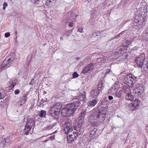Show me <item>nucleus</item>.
I'll return each instance as SVG.
<instances>
[{"label": "nucleus", "mask_w": 148, "mask_h": 148, "mask_svg": "<svg viewBox=\"0 0 148 148\" xmlns=\"http://www.w3.org/2000/svg\"><path fill=\"white\" fill-rule=\"evenodd\" d=\"M71 103L66 105V107L63 108L61 110L62 115L65 116H69L73 115L76 109L80 108L81 103L77 98L73 99Z\"/></svg>", "instance_id": "1"}, {"label": "nucleus", "mask_w": 148, "mask_h": 148, "mask_svg": "<svg viewBox=\"0 0 148 148\" xmlns=\"http://www.w3.org/2000/svg\"><path fill=\"white\" fill-rule=\"evenodd\" d=\"M127 47L126 46H123L120 48H118L116 49L113 55L111 54L110 53H107L106 56H104L102 60L101 58H99L97 59V62H100L102 63H108L110 61L112 60L113 59L114 60L115 58L114 57V55L122 56L124 55V59H126L127 57V54L126 52Z\"/></svg>", "instance_id": "2"}, {"label": "nucleus", "mask_w": 148, "mask_h": 148, "mask_svg": "<svg viewBox=\"0 0 148 148\" xmlns=\"http://www.w3.org/2000/svg\"><path fill=\"white\" fill-rule=\"evenodd\" d=\"M106 111L100 110L99 112H94L92 114L88 119L89 123L95 125L97 123H102L105 119Z\"/></svg>", "instance_id": "3"}, {"label": "nucleus", "mask_w": 148, "mask_h": 148, "mask_svg": "<svg viewBox=\"0 0 148 148\" xmlns=\"http://www.w3.org/2000/svg\"><path fill=\"white\" fill-rule=\"evenodd\" d=\"M64 127L65 133L68 134L71 133L70 132L72 133L73 132V133H74L77 136L78 135L80 134L83 131V129L79 127L76 129H74L73 130L71 128L70 124L67 122H66Z\"/></svg>", "instance_id": "4"}, {"label": "nucleus", "mask_w": 148, "mask_h": 148, "mask_svg": "<svg viewBox=\"0 0 148 148\" xmlns=\"http://www.w3.org/2000/svg\"><path fill=\"white\" fill-rule=\"evenodd\" d=\"M137 81V77L133 75L129 74L125 75L124 78V83L130 88H132Z\"/></svg>", "instance_id": "5"}, {"label": "nucleus", "mask_w": 148, "mask_h": 148, "mask_svg": "<svg viewBox=\"0 0 148 148\" xmlns=\"http://www.w3.org/2000/svg\"><path fill=\"white\" fill-rule=\"evenodd\" d=\"M62 105L60 103H57L51 107L50 110V113L53 118L57 119L59 117Z\"/></svg>", "instance_id": "6"}, {"label": "nucleus", "mask_w": 148, "mask_h": 148, "mask_svg": "<svg viewBox=\"0 0 148 148\" xmlns=\"http://www.w3.org/2000/svg\"><path fill=\"white\" fill-rule=\"evenodd\" d=\"M10 56H12L11 57L8 59L6 58L3 61L1 65L0 66V69H3L5 68H6L10 66V65L12 63L14 60L15 56L14 53H11Z\"/></svg>", "instance_id": "7"}, {"label": "nucleus", "mask_w": 148, "mask_h": 148, "mask_svg": "<svg viewBox=\"0 0 148 148\" xmlns=\"http://www.w3.org/2000/svg\"><path fill=\"white\" fill-rule=\"evenodd\" d=\"M35 124V121L34 119L32 118H28L27 122L25 125L24 130L25 134L26 135L28 134L29 131L31 128L34 126Z\"/></svg>", "instance_id": "8"}, {"label": "nucleus", "mask_w": 148, "mask_h": 148, "mask_svg": "<svg viewBox=\"0 0 148 148\" xmlns=\"http://www.w3.org/2000/svg\"><path fill=\"white\" fill-rule=\"evenodd\" d=\"M123 91L125 94V99L127 100H129L131 101L134 99V96L132 95L131 90L126 85H123Z\"/></svg>", "instance_id": "9"}, {"label": "nucleus", "mask_w": 148, "mask_h": 148, "mask_svg": "<svg viewBox=\"0 0 148 148\" xmlns=\"http://www.w3.org/2000/svg\"><path fill=\"white\" fill-rule=\"evenodd\" d=\"M145 60V55L144 53H142L135 59V62L139 67H141L144 62Z\"/></svg>", "instance_id": "10"}, {"label": "nucleus", "mask_w": 148, "mask_h": 148, "mask_svg": "<svg viewBox=\"0 0 148 148\" xmlns=\"http://www.w3.org/2000/svg\"><path fill=\"white\" fill-rule=\"evenodd\" d=\"M140 101L138 99H136L129 105V107L132 110L138 109L140 105Z\"/></svg>", "instance_id": "11"}, {"label": "nucleus", "mask_w": 148, "mask_h": 148, "mask_svg": "<svg viewBox=\"0 0 148 148\" xmlns=\"http://www.w3.org/2000/svg\"><path fill=\"white\" fill-rule=\"evenodd\" d=\"M97 135V129L96 128H94L90 131L87 136V139L90 141L92 140L96 137Z\"/></svg>", "instance_id": "12"}, {"label": "nucleus", "mask_w": 148, "mask_h": 148, "mask_svg": "<svg viewBox=\"0 0 148 148\" xmlns=\"http://www.w3.org/2000/svg\"><path fill=\"white\" fill-rule=\"evenodd\" d=\"M143 13H140V14L138 15H136L135 16L134 21L136 23H138L139 25L143 24V23L144 22L145 20L144 18L141 16Z\"/></svg>", "instance_id": "13"}, {"label": "nucleus", "mask_w": 148, "mask_h": 148, "mask_svg": "<svg viewBox=\"0 0 148 148\" xmlns=\"http://www.w3.org/2000/svg\"><path fill=\"white\" fill-rule=\"evenodd\" d=\"M68 135L67 137V140L68 143H72L74 140L77 139V136L74 134V133H73V132L68 134H66Z\"/></svg>", "instance_id": "14"}, {"label": "nucleus", "mask_w": 148, "mask_h": 148, "mask_svg": "<svg viewBox=\"0 0 148 148\" xmlns=\"http://www.w3.org/2000/svg\"><path fill=\"white\" fill-rule=\"evenodd\" d=\"M94 69V66L92 64H89L86 66L83 69L82 73H90L92 72Z\"/></svg>", "instance_id": "15"}, {"label": "nucleus", "mask_w": 148, "mask_h": 148, "mask_svg": "<svg viewBox=\"0 0 148 148\" xmlns=\"http://www.w3.org/2000/svg\"><path fill=\"white\" fill-rule=\"evenodd\" d=\"M142 36L143 39L148 41V26L146 28L145 31L142 33Z\"/></svg>", "instance_id": "16"}, {"label": "nucleus", "mask_w": 148, "mask_h": 148, "mask_svg": "<svg viewBox=\"0 0 148 148\" xmlns=\"http://www.w3.org/2000/svg\"><path fill=\"white\" fill-rule=\"evenodd\" d=\"M99 92L98 90H92L91 92V96L92 97L96 99L99 95Z\"/></svg>", "instance_id": "17"}, {"label": "nucleus", "mask_w": 148, "mask_h": 148, "mask_svg": "<svg viewBox=\"0 0 148 148\" xmlns=\"http://www.w3.org/2000/svg\"><path fill=\"white\" fill-rule=\"evenodd\" d=\"M84 115H81L79 116L77 119L78 124L80 126H81L83 124L84 121Z\"/></svg>", "instance_id": "18"}, {"label": "nucleus", "mask_w": 148, "mask_h": 148, "mask_svg": "<svg viewBox=\"0 0 148 148\" xmlns=\"http://www.w3.org/2000/svg\"><path fill=\"white\" fill-rule=\"evenodd\" d=\"M4 143V146L7 147L10 144L11 141L9 137H7L6 138H4L2 141Z\"/></svg>", "instance_id": "19"}, {"label": "nucleus", "mask_w": 148, "mask_h": 148, "mask_svg": "<svg viewBox=\"0 0 148 148\" xmlns=\"http://www.w3.org/2000/svg\"><path fill=\"white\" fill-rule=\"evenodd\" d=\"M79 101H81L82 102L85 101L86 100V97L85 95V93L84 92V94L82 93L79 95L77 97Z\"/></svg>", "instance_id": "20"}, {"label": "nucleus", "mask_w": 148, "mask_h": 148, "mask_svg": "<svg viewBox=\"0 0 148 148\" xmlns=\"http://www.w3.org/2000/svg\"><path fill=\"white\" fill-rule=\"evenodd\" d=\"M141 4H143V6L141 8L140 12H141V13H143V12L145 14L147 13V6L144 3H141Z\"/></svg>", "instance_id": "21"}, {"label": "nucleus", "mask_w": 148, "mask_h": 148, "mask_svg": "<svg viewBox=\"0 0 148 148\" xmlns=\"http://www.w3.org/2000/svg\"><path fill=\"white\" fill-rule=\"evenodd\" d=\"M27 99L26 96L25 95L23 96L18 102V104L21 106L23 105L26 101Z\"/></svg>", "instance_id": "22"}, {"label": "nucleus", "mask_w": 148, "mask_h": 148, "mask_svg": "<svg viewBox=\"0 0 148 148\" xmlns=\"http://www.w3.org/2000/svg\"><path fill=\"white\" fill-rule=\"evenodd\" d=\"M140 90H138L137 88H134L135 93L137 94V96L139 97L143 92V87H140Z\"/></svg>", "instance_id": "23"}, {"label": "nucleus", "mask_w": 148, "mask_h": 148, "mask_svg": "<svg viewBox=\"0 0 148 148\" xmlns=\"http://www.w3.org/2000/svg\"><path fill=\"white\" fill-rule=\"evenodd\" d=\"M97 103V100L96 99L89 101L88 103V106L93 107Z\"/></svg>", "instance_id": "24"}, {"label": "nucleus", "mask_w": 148, "mask_h": 148, "mask_svg": "<svg viewBox=\"0 0 148 148\" xmlns=\"http://www.w3.org/2000/svg\"><path fill=\"white\" fill-rule=\"evenodd\" d=\"M97 89L98 91H101L104 88V86H103V84L101 82H99V83L97 86Z\"/></svg>", "instance_id": "25"}, {"label": "nucleus", "mask_w": 148, "mask_h": 148, "mask_svg": "<svg viewBox=\"0 0 148 148\" xmlns=\"http://www.w3.org/2000/svg\"><path fill=\"white\" fill-rule=\"evenodd\" d=\"M47 111L44 110H42L39 112V115L41 117H44L46 114Z\"/></svg>", "instance_id": "26"}, {"label": "nucleus", "mask_w": 148, "mask_h": 148, "mask_svg": "<svg viewBox=\"0 0 148 148\" xmlns=\"http://www.w3.org/2000/svg\"><path fill=\"white\" fill-rule=\"evenodd\" d=\"M5 96L4 90L1 89V91L0 92V99L3 98Z\"/></svg>", "instance_id": "27"}, {"label": "nucleus", "mask_w": 148, "mask_h": 148, "mask_svg": "<svg viewBox=\"0 0 148 148\" xmlns=\"http://www.w3.org/2000/svg\"><path fill=\"white\" fill-rule=\"evenodd\" d=\"M117 91V90L113 87L110 89L109 92L111 94H113L116 93Z\"/></svg>", "instance_id": "28"}, {"label": "nucleus", "mask_w": 148, "mask_h": 148, "mask_svg": "<svg viewBox=\"0 0 148 148\" xmlns=\"http://www.w3.org/2000/svg\"><path fill=\"white\" fill-rule=\"evenodd\" d=\"M113 87L118 90L120 88V86L119 83L118 82L115 83L114 84Z\"/></svg>", "instance_id": "29"}, {"label": "nucleus", "mask_w": 148, "mask_h": 148, "mask_svg": "<svg viewBox=\"0 0 148 148\" xmlns=\"http://www.w3.org/2000/svg\"><path fill=\"white\" fill-rule=\"evenodd\" d=\"M101 33L97 32H94L93 33V36L96 37L97 39H98L99 36H100Z\"/></svg>", "instance_id": "30"}, {"label": "nucleus", "mask_w": 148, "mask_h": 148, "mask_svg": "<svg viewBox=\"0 0 148 148\" xmlns=\"http://www.w3.org/2000/svg\"><path fill=\"white\" fill-rule=\"evenodd\" d=\"M123 92V91L122 90H120L117 93H116V96L118 98H120L121 97L122 94Z\"/></svg>", "instance_id": "31"}, {"label": "nucleus", "mask_w": 148, "mask_h": 148, "mask_svg": "<svg viewBox=\"0 0 148 148\" xmlns=\"http://www.w3.org/2000/svg\"><path fill=\"white\" fill-rule=\"evenodd\" d=\"M16 82H12L11 85L9 86V88L10 89H11L14 87V86L16 85Z\"/></svg>", "instance_id": "32"}, {"label": "nucleus", "mask_w": 148, "mask_h": 148, "mask_svg": "<svg viewBox=\"0 0 148 148\" xmlns=\"http://www.w3.org/2000/svg\"><path fill=\"white\" fill-rule=\"evenodd\" d=\"M79 76V74L76 72H75L73 74V78H76Z\"/></svg>", "instance_id": "33"}, {"label": "nucleus", "mask_w": 148, "mask_h": 148, "mask_svg": "<svg viewBox=\"0 0 148 148\" xmlns=\"http://www.w3.org/2000/svg\"><path fill=\"white\" fill-rule=\"evenodd\" d=\"M8 6V4L5 2L3 3V9L4 10H5L6 8Z\"/></svg>", "instance_id": "34"}, {"label": "nucleus", "mask_w": 148, "mask_h": 148, "mask_svg": "<svg viewBox=\"0 0 148 148\" xmlns=\"http://www.w3.org/2000/svg\"><path fill=\"white\" fill-rule=\"evenodd\" d=\"M140 87H142L141 85H140V84H138L135 86L134 88H137L138 90H140Z\"/></svg>", "instance_id": "35"}, {"label": "nucleus", "mask_w": 148, "mask_h": 148, "mask_svg": "<svg viewBox=\"0 0 148 148\" xmlns=\"http://www.w3.org/2000/svg\"><path fill=\"white\" fill-rule=\"evenodd\" d=\"M108 0H105L103 2L102 5H103L104 6H106L107 5H109L110 4H108Z\"/></svg>", "instance_id": "36"}, {"label": "nucleus", "mask_w": 148, "mask_h": 148, "mask_svg": "<svg viewBox=\"0 0 148 148\" xmlns=\"http://www.w3.org/2000/svg\"><path fill=\"white\" fill-rule=\"evenodd\" d=\"M54 2L53 0H47L46 4L48 5L49 4H50V3H53Z\"/></svg>", "instance_id": "37"}, {"label": "nucleus", "mask_w": 148, "mask_h": 148, "mask_svg": "<svg viewBox=\"0 0 148 148\" xmlns=\"http://www.w3.org/2000/svg\"><path fill=\"white\" fill-rule=\"evenodd\" d=\"M35 83V81L34 79H32L29 82V84L30 85H33Z\"/></svg>", "instance_id": "38"}, {"label": "nucleus", "mask_w": 148, "mask_h": 148, "mask_svg": "<svg viewBox=\"0 0 148 148\" xmlns=\"http://www.w3.org/2000/svg\"><path fill=\"white\" fill-rule=\"evenodd\" d=\"M10 36V33L9 32H6L5 34V37L6 38H8Z\"/></svg>", "instance_id": "39"}, {"label": "nucleus", "mask_w": 148, "mask_h": 148, "mask_svg": "<svg viewBox=\"0 0 148 148\" xmlns=\"http://www.w3.org/2000/svg\"><path fill=\"white\" fill-rule=\"evenodd\" d=\"M125 43H126V45L128 46L130 45L131 44V42L130 41L126 40L125 41Z\"/></svg>", "instance_id": "40"}, {"label": "nucleus", "mask_w": 148, "mask_h": 148, "mask_svg": "<svg viewBox=\"0 0 148 148\" xmlns=\"http://www.w3.org/2000/svg\"><path fill=\"white\" fill-rule=\"evenodd\" d=\"M86 112V110H83L81 112V114L82 115H84V114Z\"/></svg>", "instance_id": "41"}, {"label": "nucleus", "mask_w": 148, "mask_h": 148, "mask_svg": "<svg viewBox=\"0 0 148 148\" xmlns=\"http://www.w3.org/2000/svg\"><path fill=\"white\" fill-rule=\"evenodd\" d=\"M78 31L79 32L81 33L83 32V28L80 27L78 29Z\"/></svg>", "instance_id": "42"}, {"label": "nucleus", "mask_w": 148, "mask_h": 148, "mask_svg": "<svg viewBox=\"0 0 148 148\" xmlns=\"http://www.w3.org/2000/svg\"><path fill=\"white\" fill-rule=\"evenodd\" d=\"M74 25V23L72 22H70L69 23V26L70 27H73Z\"/></svg>", "instance_id": "43"}, {"label": "nucleus", "mask_w": 148, "mask_h": 148, "mask_svg": "<svg viewBox=\"0 0 148 148\" xmlns=\"http://www.w3.org/2000/svg\"><path fill=\"white\" fill-rule=\"evenodd\" d=\"M19 90L18 89L14 91V93L15 94L17 95L19 94Z\"/></svg>", "instance_id": "44"}, {"label": "nucleus", "mask_w": 148, "mask_h": 148, "mask_svg": "<svg viewBox=\"0 0 148 148\" xmlns=\"http://www.w3.org/2000/svg\"><path fill=\"white\" fill-rule=\"evenodd\" d=\"M52 127L51 125H49L46 127V129L49 130L52 128Z\"/></svg>", "instance_id": "45"}, {"label": "nucleus", "mask_w": 148, "mask_h": 148, "mask_svg": "<svg viewBox=\"0 0 148 148\" xmlns=\"http://www.w3.org/2000/svg\"><path fill=\"white\" fill-rule=\"evenodd\" d=\"M55 136L53 135L52 136H50L49 137V138L50 139H55Z\"/></svg>", "instance_id": "46"}, {"label": "nucleus", "mask_w": 148, "mask_h": 148, "mask_svg": "<svg viewBox=\"0 0 148 148\" xmlns=\"http://www.w3.org/2000/svg\"><path fill=\"white\" fill-rule=\"evenodd\" d=\"M108 99L110 100H111L113 99V97L111 96H109L108 97Z\"/></svg>", "instance_id": "47"}, {"label": "nucleus", "mask_w": 148, "mask_h": 148, "mask_svg": "<svg viewBox=\"0 0 148 148\" xmlns=\"http://www.w3.org/2000/svg\"><path fill=\"white\" fill-rule=\"evenodd\" d=\"M138 49V47H135L133 48H132V50H135L136 49Z\"/></svg>", "instance_id": "48"}, {"label": "nucleus", "mask_w": 148, "mask_h": 148, "mask_svg": "<svg viewBox=\"0 0 148 148\" xmlns=\"http://www.w3.org/2000/svg\"><path fill=\"white\" fill-rule=\"evenodd\" d=\"M47 99H46V100H45L44 99H42V102H43V103H44V102H46L47 101Z\"/></svg>", "instance_id": "49"}, {"label": "nucleus", "mask_w": 148, "mask_h": 148, "mask_svg": "<svg viewBox=\"0 0 148 148\" xmlns=\"http://www.w3.org/2000/svg\"><path fill=\"white\" fill-rule=\"evenodd\" d=\"M110 70H109V71H108L106 72V75H107V74H108L109 73H110Z\"/></svg>", "instance_id": "50"}, {"label": "nucleus", "mask_w": 148, "mask_h": 148, "mask_svg": "<svg viewBox=\"0 0 148 148\" xmlns=\"http://www.w3.org/2000/svg\"><path fill=\"white\" fill-rule=\"evenodd\" d=\"M146 130L147 132H148V124H147L146 127Z\"/></svg>", "instance_id": "51"}, {"label": "nucleus", "mask_w": 148, "mask_h": 148, "mask_svg": "<svg viewBox=\"0 0 148 148\" xmlns=\"http://www.w3.org/2000/svg\"><path fill=\"white\" fill-rule=\"evenodd\" d=\"M103 101H105V100H103L101 101V104H103Z\"/></svg>", "instance_id": "52"}, {"label": "nucleus", "mask_w": 148, "mask_h": 148, "mask_svg": "<svg viewBox=\"0 0 148 148\" xmlns=\"http://www.w3.org/2000/svg\"><path fill=\"white\" fill-rule=\"evenodd\" d=\"M146 66H147V69H148V64H147Z\"/></svg>", "instance_id": "53"}, {"label": "nucleus", "mask_w": 148, "mask_h": 148, "mask_svg": "<svg viewBox=\"0 0 148 148\" xmlns=\"http://www.w3.org/2000/svg\"><path fill=\"white\" fill-rule=\"evenodd\" d=\"M121 34H119L118 35H117V36L118 37H119V36Z\"/></svg>", "instance_id": "54"}, {"label": "nucleus", "mask_w": 148, "mask_h": 148, "mask_svg": "<svg viewBox=\"0 0 148 148\" xmlns=\"http://www.w3.org/2000/svg\"><path fill=\"white\" fill-rule=\"evenodd\" d=\"M44 94H46L47 92H46V91H45L44 92Z\"/></svg>", "instance_id": "55"}, {"label": "nucleus", "mask_w": 148, "mask_h": 148, "mask_svg": "<svg viewBox=\"0 0 148 148\" xmlns=\"http://www.w3.org/2000/svg\"><path fill=\"white\" fill-rule=\"evenodd\" d=\"M79 57H78V58H77V60H79Z\"/></svg>", "instance_id": "56"}, {"label": "nucleus", "mask_w": 148, "mask_h": 148, "mask_svg": "<svg viewBox=\"0 0 148 148\" xmlns=\"http://www.w3.org/2000/svg\"><path fill=\"white\" fill-rule=\"evenodd\" d=\"M63 39V38H61V39Z\"/></svg>", "instance_id": "57"}, {"label": "nucleus", "mask_w": 148, "mask_h": 148, "mask_svg": "<svg viewBox=\"0 0 148 148\" xmlns=\"http://www.w3.org/2000/svg\"><path fill=\"white\" fill-rule=\"evenodd\" d=\"M15 33H17V32H16H16H15Z\"/></svg>", "instance_id": "58"}]
</instances>
